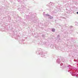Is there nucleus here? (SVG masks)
Instances as JSON below:
<instances>
[{"label":"nucleus","mask_w":78,"mask_h":78,"mask_svg":"<svg viewBox=\"0 0 78 78\" xmlns=\"http://www.w3.org/2000/svg\"><path fill=\"white\" fill-rule=\"evenodd\" d=\"M55 31V30L54 29H52V31H53V32H54Z\"/></svg>","instance_id":"f257e3e1"},{"label":"nucleus","mask_w":78,"mask_h":78,"mask_svg":"<svg viewBox=\"0 0 78 78\" xmlns=\"http://www.w3.org/2000/svg\"><path fill=\"white\" fill-rule=\"evenodd\" d=\"M77 14H78V12H77Z\"/></svg>","instance_id":"f03ea898"}]
</instances>
